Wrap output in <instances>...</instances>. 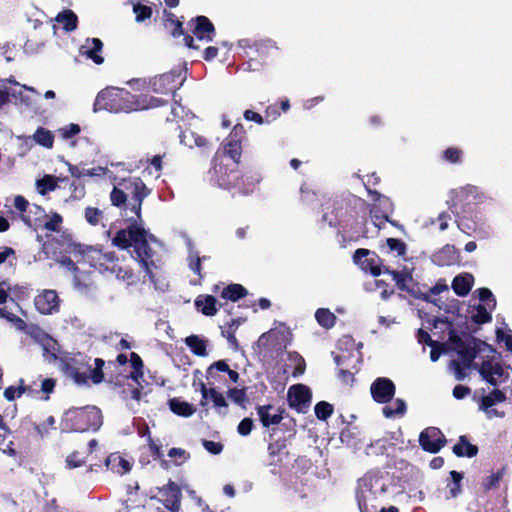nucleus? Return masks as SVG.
<instances>
[{
	"label": "nucleus",
	"instance_id": "1",
	"mask_svg": "<svg viewBox=\"0 0 512 512\" xmlns=\"http://www.w3.org/2000/svg\"><path fill=\"white\" fill-rule=\"evenodd\" d=\"M35 338L43 349V355L49 361H58L60 371L75 384L86 385L89 380L99 384L103 380L104 361L102 359L96 358L95 367L92 368L89 357L82 353L62 351L57 341L46 333L39 331L35 334Z\"/></svg>",
	"mask_w": 512,
	"mask_h": 512
},
{
	"label": "nucleus",
	"instance_id": "2",
	"mask_svg": "<svg viewBox=\"0 0 512 512\" xmlns=\"http://www.w3.org/2000/svg\"><path fill=\"white\" fill-rule=\"evenodd\" d=\"M121 249L134 248L135 259L150 280H153V268L160 261L161 244L148 231L138 224H131L126 229L119 230L112 240Z\"/></svg>",
	"mask_w": 512,
	"mask_h": 512
},
{
	"label": "nucleus",
	"instance_id": "3",
	"mask_svg": "<svg viewBox=\"0 0 512 512\" xmlns=\"http://www.w3.org/2000/svg\"><path fill=\"white\" fill-rule=\"evenodd\" d=\"M73 255L78 263H87L100 273L115 274L116 278L125 281L128 285L136 282V275L127 266L118 263L114 252H104L97 247L84 245L74 246Z\"/></svg>",
	"mask_w": 512,
	"mask_h": 512
},
{
	"label": "nucleus",
	"instance_id": "4",
	"mask_svg": "<svg viewBox=\"0 0 512 512\" xmlns=\"http://www.w3.org/2000/svg\"><path fill=\"white\" fill-rule=\"evenodd\" d=\"M96 102L103 109L112 113H131L162 104L159 98L147 95L137 96L127 90L113 87L102 90L97 95Z\"/></svg>",
	"mask_w": 512,
	"mask_h": 512
},
{
	"label": "nucleus",
	"instance_id": "5",
	"mask_svg": "<svg viewBox=\"0 0 512 512\" xmlns=\"http://www.w3.org/2000/svg\"><path fill=\"white\" fill-rule=\"evenodd\" d=\"M387 490V480L377 472H369L358 480L356 498L360 512H378Z\"/></svg>",
	"mask_w": 512,
	"mask_h": 512
},
{
	"label": "nucleus",
	"instance_id": "6",
	"mask_svg": "<svg viewBox=\"0 0 512 512\" xmlns=\"http://www.w3.org/2000/svg\"><path fill=\"white\" fill-rule=\"evenodd\" d=\"M101 425V411L95 406L69 409L62 418V430L67 432L97 430Z\"/></svg>",
	"mask_w": 512,
	"mask_h": 512
},
{
	"label": "nucleus",
	"instance_id": "7",
	"mask_svg": "<svg viewBox=\"0 0 512 512\" xmlns=\"http://www.w3.org/2000/svg\"><path fill=\"white\" fill-rule=\"evenodd\" d=\"M450 342L453 349L459 354L460 360H453L450 363L457 380H463L466 376L465 370L469 369L476 358L480 345L484 343L477 342L475 339L468 338L462 340L457 334L450 333Z\"/></svg>",
	"mask_w": 512,
	"mask_h": 512
},
{
	"label": "nucleus",
	"instance_id": "8",
	"mask_svg": "<svg viewBox=\"0 0 512 512\" xmlns=\"http://www.w3.org/2000/svg\"><path fill=\"white\" fill-rule=\"evenodd\" d=\"M126 198H131L128 206L134 216L129 217L130 220L139 219L141 215V206L143 200L150 194V190L144 182L138 177H129L119 182Z\"/></svg>",
	"mask_w": 512,
	"mask_h": 512
},
{
	"label": "nucleus",
	"instance_id": "9",
	"mask_svg": "<svg viewBox=\"0 0 512 512\" xmlns=\"http://www.w3.org/2000/svg\"><path fill=\"white\" fill-rule=\"evenodd\" d=\"M184 80L185 70L183 68H175L168 73L152 78L150 86L156 93H174L183 84Z\"/></svg>",
	"mask_w": 512,
	"mask_h": 512
},
{
	"label": "nucleus",
	"instance_id": "10",
	"mask_svg": "<svg viewBox=\"0 0 512 512\" xmlns=\"http://www.w3.org/2000/svg\"><path fill=\"white\" fill-rule=\"evenodd\" d=\"M160 502H162L164 507L170 512H178L180 507L179 487L175 483L170 482L159 491L158 498L153 497L150 499V503L148 505L151 508H156L158 512H161L159 510V506H157Z\"/></svg>",
	"mask_w": 512,
	"mask_h": 512
},
{
	"label": "nucleus",
	"instance_id": "11",
	"mask_svg": "<svg viewBox=\"0 0 512 512\" xmlns=\"http://www.w3.org/2000/svg\"><path fill=\"white\" fill-rule=\"evenodd\" d=\"M37 94L33 87L20 84L12 78V83L9 85V99L12 98L15 105L32 109L36 103L34 96Z\"/></svg>",
	"mask_w": 512,
	"mask_h": 512
},
{
	"label": "nucleus",
	"instance_id": "12",
	"mask_svg": "<svg viewBox=\"0 0 512 512\" xmlns=\"http://www.w3.org/2000/svg\"><path fill=\"white\" fill-rule=\"evenodd\" d=\"M354 262L365 272L373 276L384 273L385 266L382 265L379 256L367 249H357L353 256Z\"/></svg>",
	"mask_w": 512,
	"mask_h": 512
},
{
	"label": "nucleus",
	"instance_id": "13",
	"mask_svg": "<svg viewBox=\"0 0 512 512\" xmlns=\"http://www.w3.org/2000/svg\"><path fill=\"white\" fill-rule=\"evenodd\" d=\"M60 304L61 300L58 293L52 289L42 290L34 299L36 310L43 315L57 313L60 309Z\"/></svg>",
	"mask_w": 512,
	"mask_h": 512
},
{
	"label": "nucleus",
	"instance_id": "14",
	"mask_svg": "<svg viewBox=\"0 0 512 512\" xmlns=\"http://www.w3.org/2000/svg\"><path fill=\"white\" fill-rule=\"evenodd\" d=\"M311 402V393L305 385H293L288 390V403L300 413H305Z\"/></svg>",
	"mask_w": 512,
	"mask_h": 512
},
{
	"label": "nucleus",
	"instance_id": "15",
	"mask_svg": "<svg viewBox=\"0 0 512 512\" xmlns=\"http://www.w3.org/2000/svg\"><path fill=\"white\" fill-rule=\"evenodd\" d=\"M370 393L375 402L386 404L395 395V385L390 379L379 377L371 384Z\"/></svg>",
	"mask_w": 512,
	"mask_h": 512
},
{
	"label": "nucleus",
	"instance_id": "16",
	"mask_svg": "<svg viewBox=\"0 0 512 512\" xmlns=\"http://www.w3.org/2000/svg\"><path fill=\"white\" fill-rule=\"evenodd\" d=\"M482 378L493 386L503 383L507 378V372L501 364L494 360H485L479 367Z\"/></svg>",
	"mask_w": 512,
	"mask_h": 512
},
{
	"label": "nucleus",
	"instance_id": "17",
	"mask_svg": "<svg viewBox=\"0 0 512 512\" xmlns=\"http://www.w3.org/2000/svg\"><path fill=\"white\" fill-rule=\"evenodd\" d=\"M419 442L425 451L436 453L443 447L445 438L438 428L429 427L421 432Z\"/></svg>",
	"mask_w": 512,
	"mask_h": 512
},
{
	"label": "nucleus",
	"instance_id": "18",
	"mask_svg": "<svg viewBox=\"0 0 512 512\" xmlns=\"http://www.w3.org/2000/svg\"><path fill=\"white\" fill-rule=\"evenodd\" d=\"M451 195L456 203L473 201L476 204H482L488 199L481 189L470 184L452 190Z\"/></svg>",
	"mask_w": 512,
	"mask_h": 512
},
{
	"label": "nucleus",
	"instance_id": "19",
	"mask_svg": "<svg viewBox=\"0 0 512 512\" xmlns=\"http://www.w3.org/2000/svg\"><path fill=\"white\" fill-rule=\"evenodd\" d=\"M459 304L460 303L457 299H452L447 303L441 302V305L438 303L437 306L439 307V309H443L445 311V313L447 314V316H445L444 318L436 317L433 320L434 328L437 329L441 326H444L445 329L449 330V334L451 332L456 334L452 330V323L454 321L455 316H457L459 314Z\"/></svg>",
	"mask_w": 512,
	"mask_h": 512
},
{
	"label": "nucleus",
	"instance_id": "20",
	"mask_svg": "<svg viewBox=\"0 0 512 512\" xmlns=\"http://www.w3.org/2000/svg\"><path fill=\"white\" fill-rule=\"evenodd\" d=\"M191 31L197 39L210 42L215 35V28L211 21L205 16H198L188 22Z\"/></svg>",
	"mask_w": 512,
	"mask_h": 512
},
{
	"label": "nucleus",
	"instance_id": "21",
	"mask_svg": "<svg viewBox=\"0 0 512 512\" xmlns=\"http://www.w3.org/2000/svg\"><path fill=\"white\" fill-rule=\"evenodd\" d=\"M130 365L132 371L129 374V378L132 379L137 387L130 390V398L138 402L141 399V381L143 380V362L140 356L134 352L131 353Z\"/></svg>",
	"mask_w": 512,
	"mask_h": 512
},
{
	"label": "nucleus",
	"instance_id": "22",
	"mask_svg": "<svg viewBox=\"0 0 512 512\" xmlns=\"http://www.w3.org/2000/svg\"><path fill=\"white\" fill-rule=\"evenodd\" d=\"M256 411L261 424L266 428L278 425L283 419L281 408L270 404L258 406Z\"/></svg>",
	"mask_w": 512,
	"mask_h": 512
},
{
	"label": "nucleus",
	"instance_id": "23",
	"mask_svg": "<svg viewBox=\"0 0 512 512\" xmlns=\"http://www.w3.org/2000/svg\"><path fill=\"white\" fill-rule=\"evenodd\" d=\"M236 175L232 172L228 173L226 166L222 163H214L212 171H210V180L217 186L230 189L234 185Z\"/></svg>",
	"mask_w": 512,
	"mask_h": 512
},
{
	"label": "nucleus",
	"instance_id": "24",
	"mask_svg": "<svg viewBox=\"0 0 512 512\" xmlns=\"http://www.w3.org/2000/svg\"><path fill=\"white\" fill-rule=\"evenodd\" d=\"M103 43L98 38L86 39L85 43L79 48V53L91 59L95 64H102L104 58L100 55Z\"/></svg>",
	"mask_w": 512,
	"mask_h": 512
},
{
	"label": "nucleus",
	"instance_id": "25",
	"mask_svg": "<svg viewBox=\"0 0 512 512\" xmlns=\"http://www.w3.org/2000/svg\"><path fill=\"white\" fill-rule=\"evenodd\" d=\"M368 192L372 200L379 203V208L382 210L383 213L381 217L378 216L376 214V206H374L373 209L371 210V217L375 219L374 225L378 226V220L388 221V216L393 210L392 202L388 197L379 194L377 191L368 190Z\"/></svg>",
	"mask_w": 512,
	"mask_h": 512
},
{
	"label": "nucleus",
	"instance_id": "26",
	"mask_svg": "<svg viewBox=\"0 0 512 512\" xmlns=\"http://www.w3.org/2000/svg\"><path fill=\"white\" fill-rule=\"evenodd\" d=\"M179 140L182 145L189 149L199 148L200 150L204 151L205 149L209 148V141L204 136L191 129L181 131Z\"/></svg>",
	"mask_w": 512,
	"mask_h": 512
},
{
	"label": "nucleus",
	"instance_id": "27",
	"mask_svg": "<svg viewBox=\"0 0 512 512\" xmlns=\"http://www.w3.org/2000/svg\"><path fill=\"white\" fill-rule=\"evenodd\" d=\"M199 387L202 394V405H205V401L210 399L214 403L215 408L218 409L220 413L222 412V409L227 408L226 399L221 393L216 391L214 388L208 389L203 382L199 383Z\"/></svg>",
	"mask_w": 512,
	"mask_h": 512
},
{
	"label": "nucleus",
	"instance_id": "28",
	"mask_svg": "<svg viewBox=\"0 0 512 512\" xmlns=\"http://www.w3.org/2000/svg\"><path fill=\"white\" fill-rule=\"evenodd\" d=\"M106 466L119 475H123L131 470V463L118 453H112L107 457Z\"/></svg>",
	"mask_w": 512,
	"mask_h": 512
},
{
	"label": "nucleus",
	"instance_id": "29",
	"mask_svg": "<svg viewBox=\"0 0 512 512\" xmlns=\"http://www.w3.org/2000/svg\"><path fill=\"white\" fill-rule=\"evenodd\" d=\"M474 283V277L469 273L456 276L452 281V288L458 296H466Z\"/></svg>",
	"mask_w": 512,
	"mask_h": 512
},
{
	"label": "nucleus",
	"instance_id": "30",
	"mask_svg": "<svg viewBox=\"0 0 512 512\" xmlns=\"http://www.w3.org/2000/svg\"><path fill=\"white\" fill-rule=\"evenodd\" d=\"M196 308L206 316H213L217 312L216 299L211 295H201L195 300Z\"/></svg>",
	"mask_w": 512,
	"mask_h": 512
},
{
	"label": "nucleus",
	"instance_id": "31",
	"mask_svg": "<svg viewBox=\"0 0 512 512\" xmlns=\"http://www.w3.org/2000/svg\"><path fill=\"white\" fill-rule=\"evenodd\" d=\"M224 153L237 164L241 158L242 146L240 138L228 137L224 145Z\"/></svg>",
	"mask_w": 512,
	"mask_h": 512
},
{
	"label": "nucleus",
	"instance_id": "32",
	"mask_svg": "<svg viewBox=\"0 0 512 512\" xmlns=\"http://www.w3.org/2000/svg\"><path fill=\"white\" fill-rule=\"evenodd\" d=\"M455 259V249L450 245L445 246L432 257V261L439 266L451 265Z\"/></svg>",
	"mask_w": 512,
	"mask_h": 512
},
{
	"label": "nucleus",
	"instance_id": "33",
	"mask_svg": "<svg viewBox=\"0 0 512 512\" xmlns=\"http://www.w3.org/2000/svg\"><path fill=\"white\" fill-rule=\"evenodd\" d=\"M13 204L20 212L22 221L29 227H34V219L31 215L27 214L31 204L21 195L15 196Z\"/></svg>",
	"mask_w": 512,
	"mask_h": 512
},
{
	"label": "nucleus",
	"instance_id": "34",
	"mask_svg": "<svg viewBox=\"0 0 512 512\" xmlns=\"http://www.w3.org/2000/svg\"><path fill=\"white\" fill-rule=\"evenodd\" d=\"M32 139L35 143L46 149H51L54 144L53 133L44 127H38L32 135Z\"/></svg>",
	"mask_w": 512,
	"mask_h": 512
},
{
	"label": "nucleus",
	"instance_id": "35",
	"mask_svg": "<svg viewBox=\"0 0 512 512\" xmlns=\"http://www.w3.org/2000/svg\"><path fill=\"white\" fill-rule=\"evenodd\" d=\"M169 407L173 413L183 417H189L196 411V408L192 404L181 401L177 398L171 399L169 401Z\"/></svg>",
	"mask_w": 512,
	"mask_h": 512
},
{
	"label": "nucleus",
	"instance_id": "36",
	"mask_svg": "<svg viewBox=\"0 0 512 512\" xmlns=\"http://www.w3.org/2000/svg\"><path fill=\"white\" fill-rule=\"evenodd\" d=\"M491 311L483 304L472 306L469 310V317L477 324H484L491 321Z\"/></svg>",
	"mask_w": 512,
	"mask_h": 512
},
{
	"label": "nucleus",
	"instance_id": "37",
	"mask_svg": "<svg viewBox=\"0 0 512 512\" xmlns=\"http://www.w3.org/2000/svg\"><path fill=\"white\" fill-rule=\"evenodd\" d=\"M384 273L391 274L393 280L401 290H408L409 283L412 282V275L409 270L404 269L399 272L390 270L389 268H384Z\"/></svg>",
	"mask_w": 512,
	"mask_h": 512
},
{
	"label": "nucleus",
	"instance_id": "38",
	"mask_svg": "<svg viewBox=\"0 0 512 512\" xmlns=\"http://www.w3.org/2000/svg\"><path fill=\"white\" fill-rule=\"evenodd\" d=\"M35 185L40 195H46L57 188L58 179L53 175H45L43 178L36 180Z\"/></svg>",
	"mask_w": 512,
	"mask_h": 512
},
{
	"label": "nucleus",
	"instance_id": "39",
	"mask_svg": "<svg viewBox=\"0 0 512 512\" xmlns=\"http://www.w3.org/2000/svg\"><path fill=\"white\" fill-rule=\"evenodd\" d=\"M77 245H78V244H72V245H71L70 254H71L72 256H74V255H73V249H74V246H77ZM73 258H74V259H72V258H70V257H62V258L58 261V263H59L63 268H65L66 270H68V271H70V272H72V273L74 274V284H75V286H76L78 289L83 290V289H82V285H81L80 280H79V277H78V275L76 274V272H77V270H78V269H77V267H76L75 261H76V262H78V261H77V259H76L75 257H73Z\"/></svg>",
	"mask_w": 512,
	"mask_h": 512
},
{
	"label": "nucleus",
	"instance_id": "40",
	"mask_svg": "<svg viewBox=\"0 0 512 512\" xmlns=\"http://www.w3.org/2000/svg\"><path fill=\"white\" fill-rule=\"evenodd\" d=\"M187 247L188 266L195 274L201 277V257L190 240L187 241Z\"/></svg>",
	"mask_w": 512,
	"mask_h": 512
},
{
	"label": "nucleus",
	"instance_id": "41",
	"mask_svg": "<svg viewBox=\"0 0 512 512\" xmlns=\"http://www.w3.org/2000/svg\"><path fill=\"white\" fill-rule=\"evenodd\" d=\"M315 319L320 326L326 329L332 328L336 322V316L326 308L317 309Z\"/></svg>",
	"mask_w": 512,
	"mask_h": 512
},
{
	"label": "nucleus",
	"instance_id": "42",
	"mask_svg": "<svg viewBox=\"0 0 512 512\" xmlns=\"http://www.w3.org/2000/svg\"><path fill=\"white\" fill-rule=\"evenodd\" d=\"M406 412V403L402 399H396L391 405L383 407L382 413L386 418L402 416Z\"/></svg>",
	"mask_w": 512,
	"mask_h": 512
},
{
	"label": "nucleus",
	"instance_id": "43",
	"mask_svg": "<svg viewBox=\"0 0 512 512\" xmlns=\"http://www.w3.org/2000/svg\"><path fill=\"white\" fill-rule=\"evenodd\" d=\"M56 21L68 32L75 30L77 27V16L71 10L59 13L56 17Z\"/></svg>",
	"mask_w": 512,
	"mask_h": 512
},
{
	"label": "nucleus",
	"instance_id": "44",
	"mask_svg": "<svg viewBox=\"0 0 512 512\" xmlns=\"http://www.w3.org/2000/svg\"><path fill=\"white\" fill-rule=\"evenodd\" d=\"M505 400V395L500 390H494L488 395L482 396L479 401V409L491 408L497 403H501Z\"/></svg>",
	"mask_w": 512,
	"mask_h": 512
},
{
	"label": "nucleus",
	"instance_id": "45",
	"mask_svg": "<svg viewBox=\"0 0 512 512\" xmlns=\"http://www.w3.org/2000/svg\"><path fill=\"white\" fill-rule=\"evenodd\" d=\"M505 400V395L500 390H494L488 395L482 396L479 401V409L491 408L497 403H501Z\"/></svg>",
	"mask_w": 512,
	"mask_h": 512
},
{
	"label": "nucleus",
	"instance_id": "46",
	"mask_svg": "<svg viewBox=\"0 0 512 512\" xmlns=\"http://www.w3.org/2000/svg\"><path fill=\"white\" fill-rule=\"evenodd\" d=\"M186 345L190 348V350L197 356L204 357L207 355L206 352V342L205 340L199 338L196 335H191L185 340Z\"/></svg>",
	"mask_w": 512,
	"mask_h": 512
},
{
	"label": "nucleus",
	"instance_id": "47",
	"mask_svg": "<svg viewBox=\"0 0 512 512\" xmlns=\"http://www.w3.org/2000/svg\"><path fill=\"white\" fill-rule=\"evenodd\" d=\"M247 294L246 289L240 284H231L223 289L221 296L231 301H237Z\"/></svg>",
	"mask_w": 512,
	"mask_h": 512
},
{
	"label": "nucleus",
	"instance_id": "48",
	"mask_svg": "<svg viewBox=\"0 0 512 512\" xmlns=\"http://www.w3.org/2000/svg\"><path fill=\"white\" fill-rule=\"evenodd\" d=\"M477 447L466 442L464 437H460V441L459 443H457L456 445H454L453 447V452L457 455V456H468V457H472L474 455L477 454Z\"/></svg>",
	"mask_w": 512,
	"mask_h": 512
},
{
	"label": "nucleus",
	"instance_id": "49",
	"mask_svg": "<svg viewBox=\"0 0 512 512\" xmlns=\"http://www.w3.org/2000/svg\"><path fill=\"white\" fill-rule=\"evenodd\" d=\"M110 200L113 206L116 207H124L125 211L130 210V206H128L127 198L122 190L120 183L113 188L110 193Z\"/></svg>",
	"mask_w": 512,
	"mask_h": 512
},
{
	"label": "nucleus",
	"instance_id": "50",
	"mask_svg": "<svg viewBox=\"0 0 512 512\" xmlns=\"http://www.w3.org/2000/svg\"><path fill=\"white\" fill-rule=\"evenodd\" d=\"M366 291L373 292L380 290V296L386 300L393 293V290H388V285L382 280H373L365 284Z\"/></svg>",
	"mask_w": 512,
	"mask_h": 512
},
{
	"label": "nucleus",
	"instance_id": "51",
	"mask_svg": "<svg viewBox=\"0 0 512 512\" xmlns=\"http://www.w3.org/2000/svg\"><path fill=\"white\" fill-rule=\"evenodd\" d=\"M448 290V285L444 280H439L433 287L430 288L429 292L426 294H423V299L431 302L435 305H438V302H441L440 300H433L431 298L432 295H438L441 294L444 291Z\"/></svg>",
	"mask_w": 512,
	"mask_h": 512
},
{
	"label": "nucleus",
	"instance_id": "52",
	"mask_svg": "<svg viewBox=\"0 0 512 512\" xmlns=\"http://www.w3.org/2000/svg\"><path fill=\"white\" fill-rule=\"evenodd\" d=\"M84 217L87 223L96 226L101 223L103 219V212L96 207H87L84 211Z\"/></svg>",
	"mask_w": 512,
	"mask_h": 512
},
{
	"label": "nucleus",
	"instance_id": "53",
	"mask_svg": "<svg viewBox=\"0 0 512 512\" xmlns=\"http://www.w3.org/2000/svg\"><path fill=\"white\" fill-rule=\"evenodd\" d=\"M463 151L456 147H449L443 152V159L452 164L461 163Z\"/></svg>",
	"mask_w": 512,
	"mask_h": 512
},
{
	"label": "nucleus",
	"instance_id": "54",
	"mask_svg": "<svg viewBox=\"0 0 512 512\" xmlns=\"http://www.w3.org/2000/svg\"><path fill=\"white\" fill-rule=\"evenodd\" d=\"M477 292L479 300L484 303L483 305L488 307L490 310H493L496 307V299L488 288H480Z\"/></svg>",
	"mask_w": 512,
	"mask_h": 512
},
{
	"label": "nucleus",
	"instance_id": "55",
	"mask_svg": "<svg viewBox=\"0 0 512 512\" xmlns=\"http://www.w3.org/2000/svg\"><path fill=\"white\" fill-rule=\"evenodd\" d=\"M333 413V406L325 401H321L315 406V414L318 419L326 420Z\"/></svg>",
	"mask_w": 512,
	"mask_h": 512
},
{
	"label": "nucleus",
	"instance_id": "56",
	"mask_svg": "<svg viewBox=\"0 0 512 512\" xmlns=\"http://www.w3.org/2000/svg\"><path fill=\"white\" fill-rule=\"evenodd\" d=\"M133 12L137 22H143L144 20L149 19L152 15V9L149 6L142 5L140 3L134 5Z\"/></svg>",
	"mask_w": 512,
	"mask_h": 512
},
{
	"label": "nucleus",
	"instance_id": "57",
	"mask_svg": "<svg viewBox=\"0 0 512 512\" xmlns=\"http://www.w3.org/2000/svg\"><path fill=\"white\" fill-rule=\"evenodd\" d=\"M12 83V78H5L0 80V109L6 106L9 101V85Z\"/></svg>",
	"mask_w": 512,
	"mask_h": 512
},
{
	"label": "nucleus",
	"instance_id": "58",
	"mask_svg": "<svg viewBox=\"0 0 512 512\" xmlns=\"http://www.w3.org/2000/svg\"><path fill=\"white\" fill-rule=\"evenodd\" d=\"M279 333L280 332L275 329H271L270 331L263 333L258 339V345L262 347L273 345L275 342H278Z\"/></svg>",
	"mask_w": 512,
	"mask_h": 512
},
{
	"label": "nucleus",
	"instance_id": "59",
	"mask_svg": "<svg viewBox=\"0 0 512 512\" xmlns=\"http://www.w3.org/2000/svg\"><path fill=\"white\" fill-rule=\"evenodd\" d=\"M26 391H29L30 393H32V390L30 388L22 386V385H20L18 387L10 386L5 389L4 396L7 400L13 401L16 398L20 397Z\"/></svg>",
	"mask_w": 512,
	"mask_h": 512
},
{
	"label": "nucleus",
	"instance_id": "60",
	"mask_svg": "<svg viewBox=\"0 0 512 512\" xmlns=\"http://www.w3.org/2000/svg\"><path fill=\"white\" fill-rule=\"evenodd\" d=\"M63 222V218L60 214L54 212L51 214L49 219L44 223V228L49 231L58 232Z\"/></svg>",
	"mask_w": 512,
	"mask_h": 512
},
{
	"label": "nucleus",
	"instance_id": "61",
	"mask_svg": "<svg viewBox=\"0 0 512 512\" xmlns=\"http://www.w3.org/2000/svg\"><path fill=\"white\" fill-rule=\"evenodd\" d=\"M168 456L173 459L175 465L183 464L189 457V454L180 448H172L168 452Z\"/></svg>",
	"mask_w": 512,
	"mask_h": 512
},
{
	"label": "nucleus",
	"instance_id": "62",
	"mask_svg": "<svg viewBox=\"0 0 512 512\" xmlns=\"http://www.w3.org/2000/svg\"><path fill=\"white\" fill-rule=\"evenodd\" d=\"M387 246L390 251H395L398 256H404L406 253V244L399 239L388 238Z\"/></svg>",
	"mask_w": 512,
	"mask_h": 512
},
{
	"label": "nucleus",
	"instance_id": "63",
	"mask_svg": "<svg viewBox=\"0 0 512 512\" xmlns=\"http://www.w3.org/2000/svg\"><path fill=\"white\" fill-rule=\"evenodd\" d=\"M289 358L291 361L295 363V370L293 372L294 376H299L304 373L305 370V362L304 359L296 352L290 353Z\"/></svg>",
	"mask_w": 512,
	"mask_h": 512
},
{
	"label": "nucleus",
	"instance_id": "64",
	"mask_svg": "<svg viewBox=\"0 0 512 512\" xmlns=\"http://www.w3.org/2000/svg\"><path fill=\"white\" fill-rule=\"evenodd\" d=\"M450 475L453 481L449 489L450 497H456L460 493V481L462 479V475L457 471H451Z\"/></svg>",
	"mask_w": 512,
	"mask_h": 512
}]
</instances>
